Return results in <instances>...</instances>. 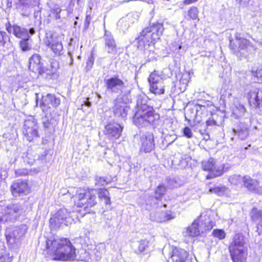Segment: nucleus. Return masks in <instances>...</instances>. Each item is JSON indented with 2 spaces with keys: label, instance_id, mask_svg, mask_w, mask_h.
Listing matches in <instances>:
<instances>
[{
  "label": "nucleus",
  "instance_id": "nucleus-1",
  "mask_svg": "<svg viewBox=\"0 0 262 262\" xmlns=\"http://www.w3.org/2000/svg\"><path fill=\"white\" fill-rule=\"evenodd\" d=\"M46 249L48 257L52 260L69 261L76 259V249L68 238H47Z\"/></svg>",
  "mask_w": 262,
  "mask_h": 262
},
{
  "label": "nucleus",
  "instance_id": "nucleus-2",
  "mask_svg": "<svg viewBox=\"0 0 262 262\" xmlns=\"http://www.w3.org/2000/svg\"><path fill=\"white\" fill-rule=\"evenodd\" d=\"M71 199L74 207L79 209L76 211L80 217L93 213V208L98 204L97 196L93 188L78 187Z\"/></svg>",
  "mask_w": 262,
  "mask_h": 262
},
{
  "label": "nucleus",
  "instance_id": "nucleus-3",
  "mask_svg": "<svg viewBox=\"0 0 262 262\" xmlns=\"http://www.w3.org/2000/svg\"><path fill=\"white\" fill-rule=\"evenodd\" d=\"M164 30L163 23L156 21L149 23L148 26L142 29L135 38L137 49L145 52L150 47L155 46L161 40Z\"/></svg>",
  "mask_w": 262,
  "mask_h": 262
},
{
  "label": "nucleus",
  "instance_id": "nucleus-4",
  "mask_svg": "<svg viewBox=\"0 0 262 262\" xmlns=\"http://www.w3.org/2000/svg\"><path fill=\"white\" fill-rule=\"evenodd\" d=\"M160 118V115L152 106L147 104L138 103L133 120L137 126L142 127L155 124Z\"/></svg>",
  "mask_w": 262,
  "mask_h": 262
},
{
  "label": "nucleus",
  "instance_id": "nucleus-5",
  "mask_svg": "<svg viewBox=\"0 0 262 262\" xmlns=\"http://www.w3.org/2000/svg\"><path fill=\"white\" fill-rule=\"evenodd\" d=\"M245 245L244 237L242 233H236L228 246V250L232 262H246L248 253L247 249L242 248Z\"/></svg>",
  "mask_w": 262,
  "mask_h": 262
},
{
  "label": "nucleus",
  "instance_id": "nucleus-6",
  "mask_svg": "<svg viewBox=\"0 0 262 262\" xmlns=\"http://www.w3.org/2000/svg\"><path fill=\"white\" fill-rule=\"evenodd\" d=\"M150 92L155 95H163L165 92V85L161 75L157 70L151 72L147 79Z\"/></svg>",
  "mask_w": 262,
  "mask_h": 262
},
{
  "label": "nucleus",
  "instance_id": "nucleus-7",
  "mask_svg": "<svg viewBox=\"0 0 262 262\" xmlns=\"http://www.w3.org/2000/svg\"><path fill=\"white\" fill-rule=\"evenodd\" d=\"M201 169L204 171L208 172L205 177L206 180L221 177L224 173V167L218 166L215 160L212 158L203 161L201 162Z\"/></svg>",
  "mask_w": 262,
  "mask_h": 262
},
{
  "label": "nucleus",
  "instance_id": "nucleus-8",
  "mask_svg": "<svg viewBox=\"0 0 262 262\" xmlns=\"http://www.w3.org/2000/svg\"><path fill=\"white\" fill-rule=\"evenodd\" d=\"M10 191L14 198L26 196L30 193L31 186L28 180H15L10 186Z\"/></svg>",
  "mask_w": 262,
  "mask_h": 262
},
{
  "label": "nucleus",
  "instance_id": "nucleus-9",
  "mask_svg": "<svg viewBox=\"0 0 262 262\" xmlns=\"http://www.w3.org/2000/svg\"><path fill=\"white\" fill-rule=\"evenodd\" d=\"M123 126L116 121L107 122L104 126L103 133L105 137L113 143L122 136Z\"/></svg>",
  "mask_w": 262,
  "mask_h": 262
},
{
  "label": "nucleus",
  "instance_id": "nucleus-10",
  "mask_svg": "<svg viewBox=\"0 0 262 262\" xmlns=\"http://www.w3.org/2000/svg\"><path fill=\"white\" fill-rule=\"evenodd\" d=\"M23 134L29 142L39 138V134L37 122L33 119L26 120L23 126Z\"/></svg>",
  "mask_w": 262,
  "mask_h": 262
},
{
  "label": "nucleus",
  "instance_id": "nucleus-11",
  "mask_svg": "<svg viewBox=\"0 0 262 262\" xmlns=\"http://www.w3.org/2000/svg\"><path fill=\"white\" fill-rule=\"evenodd\" d=\"M45 46L53 52L54 56H59L63 53V47L58 36L51 35L45 39Z\"/></svg>",
  "mask_w": 262,
  "mask_h": 262
},
{
  "label": "nucleus",
  "instance_id": "nucleus-12",
  "mask_svg": "<svg viewBox=\"0 0 262 262\" xmlns=\"http://www.w3.org/2000/svg\"><path fill=\"white\" fill-rule=\"evenodd\" d=\"M61 100L53 94H48L41 96L39 106L43 112H47L51 107L56 108L60 104Z\"/></svg>",
  "mask_w": 262,
  "mask_h": 262
},
{
  "label": "nucleus",
  "instance_id": "nucleus-13",
  "mask_svg": "<svg viewBox=\"0 0 262 262\" xmlns=\"http://www.w3.org/2000/svg\"><path fill=\"white\" fill-rule=\"evenodd\" d=\"M243 186L250 193L257 194H262V186L259 185V181L252 179L250 176L245 175L242 178Z\"/></svg>",
  "mask_w": 262,
  "mask_h": 262
},
{
  "label": "nucleus",
  "instance_id": "nucleus-14",
  "mask_svg": "<svg viewBox=\"0 0 262 262\" xmlns=\"http://www.w3.org/2000/svg\"><path fill=\"white\" fill-rule=\"evenodd\" d=\"M247 100L250 107L255 109L262 108V88L250 90L247 94Z\"/></svg>",
  "mask_w": 262,
  "mask_h": 262
},
{
  "label": "nucleus",
  "instance_id": "nucleus-15",
  "mask_svg": "<svg viewBox=\"0 0 262 262\" xmlns=\"http://www.w3.org/2000/svg\"><path fill=\"white\" fill-rule=\"evenodd\" d=\"M29 69L35 73L41 75L46 72V69L41 60V56L37 53L33 54L29 60Z\"/></svg>",
  "mask_w": 262,
  "mask_h": 262
},
{
  "label": "nucleus",
  "instance_id": "nucleus-16",
  "mask_svg": "<svg viewBox=\"0 0 262 262\" xmlns=\"http://www.w3.org/2000/svg\"><path fill=\"white\" fill-rule=\"evenodd\" d=\"M140 152L148 153L155 148L154 136L152 133H148L143 136L140 139Z\"/></svg>",
  "mask_w": 262,
  "mask_h": 262
},
{
  "label": "nucleus",
  "instance_id": "nucleus-17",
  "mask_svg": "<svg viewBox=\"0 0 262 262\" xmlns=\"http://www.w3.org/2000/svg\"><path fill=\"white\" fill-rule=\"evenodd\" d=\"M195 107L197 114L204 116H213L216 110L215 105L209 101L196 104Z\"/></svg>",
  "mask_w": 262,
  "mask_h": 262
},
{
  "label": "nucleus",
  "instance_id": "nucleus-18",
  "mask_svg": "<svg viewBox=\"0 0 262 262\" xmlns=\"http://www.w3.org/2000/svg\"><path fill=\"white\" fill-rule=\"evenodd\" d=\"M170 257L172 262H192L187 251L177 247L172 249Z\"/></svg>",
  "mask_w": 262,
  "mask_h": 262
},
{
  "label": "nucleus",
  "instance_id": "nucleus-19",
  "mask_svg": "<svg viewBox=\"0 0 262 262\" xmlns=\"http://www.w3.org/2000/svg\"><path fill=\"white\" fill-rule=\"evenodd\" d=\"M128 108L126 103L123 102L122 100L117 99L115 100L113 112L115 117L124 118L126 117Z\"/></svg>",
  "mask_w": 262,
  "mask_h": 262
},
{
  "label": "nucleus",
  "instance_id": "nucleus-20",
  "mask_svg": "<svg viewBox=\"0 0 262 262\" xmlns=\"http://www.w3.org/2000/svg\"><path fill=\"white\" fill-rule=\"evenodd\" d=\"M105 86L108 91L115 92V90L124 87V81L118 75H114L105 80Z\"/></svg>",
  "mask_w": 262,
  "mask_h": 262
},
{
  "label": "nucleus",
  "instance_id": "nucleus-21",
  "mask_svg": "<svg viewBox=\"0 0 262 262\" xmlns=\"http://www.w3.org/2000/svg\"><path fill=\"white\" fill-rule=\"evenodd\" d=\"M180 78L179 81V89L181 92H184L191 81L190 72L184 71L180 73Z\"/></svg>",
  "mask_w": 262,
  "mask_h": 262
},
{
  "label": "nucleus",
  "instance_id": "nucleus-22",
  "mask_svg": "<svg viewBox=\"0 0 262 262\" xmlns=\"http://www.w3.org/2000/svg\"><path fill=\"white\" fill-rule=\"evenodd\" d=\"M105 47L107 49L109 54H116L117 52V46L115 40L112 35H104Z\"/></svg>",
  "mask_w": 262,
  "mask_h": 262
},
{
  "label": "nucleus",
  "instance_id": "nucleus-23",
  "mask_svg": "<svg viewBox=\"0 0 262 262\" xmlns=\"http://www.w3.org/2000/svg\"><path fill=\"white\" fill-rule=\"evenodd\" d=\"M98 197L101 201H104L106 205H110L112 204L110 193L108 189L105 188H99L97 189Z\"/></svg>",
  "mask_w": 262,
  "mask_h": 262
},
{
  "label": "nucleus",
  "instance_id": "nucleus-24",
  "mask_svg": "<svg viewBox=\"0 0 262 262\" xmlns=\"http://www.w3.org/2000/svg\"><path fill=\"white\" fill-rule=\"evenodd\" d=\"M199 227V222L197 220H194L191 225L186 228V232L190 237H198L201 234Z\"/></svg>",
  "mask_w": 262,
  "mask_h": 262
},
{
  "label": "nucleus",
  "instance_id": "nucleus-25",
  "mask_svg": "<svg viewBox=\"0 0 262 262\" xmlns=\"http://www.w3.org/2000/svg\"><path fill=\"white\" fill-rule=\"evenodd\" d=\"M199 19V9L197 7L192 6L187 10V14L184 16L186 21Z\"/></svg>",
  "mask_w": 262,
  "mask_h": 262
},
{
  "label": "nucleus",
  "instance_id": "nucleus-26",
  "mask_svg": "<svg viewBox=\"0 0 262 262\" xmlns=\"http://www.w3.org/2000/svg\"><path fill=\"white\" fill-rule=\"evenodd\" d=\"M252 79L258 83H262V66L251 71Z\"/></svg>",
  "mask_w": 262,
  "mask_h": 262
},
{
  "label": "nucleus",
  "instance_id": "nucleus-27",
  "mask_svg": "<svg viewBox=\"0 0 262 262\" xmlns=\"http://www.w3.org/2000/svg\"><path fill=\"white\" fill-rule=\"evenodd\" d=\"M12 29L13 34L17 38H21L28 35L27 30L22 28L17 25H13Z\"/></svg>",
  "mask_w": 262,
  "mask_h": 262
},
{
  "label": "nucleus",
  "instance_id": "nucleus-28",
  "mask_svg": "<svg viewBox=\"0 0 262 262\" xmlns=\"http://www.w3.org/2000/svg\"><path fill=\"white\" fill-rule=\"evenodd\" d=\"M246 111V110L244 105L238 104L233 107L232 114L235 118L237 119L244 114Z\"/></svg>",
  "mask_w": 262,
  "mask_h": 262
},
{
  "label": "nucleus",
  "instance_id": "nucleus-29",
  "mask_svg": "<svg viewBox=\"0 0 262 262\" xmlns=\"http://www.w3.org/2000/svg\"><path fill=\"white\" fill-rule=\"evenodd\" d=\"M29 38L22 39L19 42V46L23 52L29 51L31 50V45L29 42Z\"/></svg>",
  "mask_w": 262,
  "mask_h": 262
},
{
  "label": "nucleus",
  "instance_id": "nucleus-30",
  "mask_svg": "<svg viewBox=\"0 0 262 262\" xmlns=\"http://www.w3.org/2000/svg\"><path fill=\"white\" fill-rule=\"evenodd\" d=\"M250 218L252 221H256L262 218V210H258L256 207H253L250 213Z\"/></svg>",
  "mask_w": 262,
  "mask_h": 262
},
{
  "label": "nucleus",
  "instance_id": "nucleus-31",
  "mask_svg": "<svg viewBox=\"0 0 262 262\" xmlns=\"http://www.w3.org/2000/svg\"><path fill=\"white\" fill-rule=\"evenodd\" d=\"M61 11V10L60 7L56 5L50 9L49 16L53 17L55 19H58L60 18V13Z\"/></svg>",
  "mask_w": 262,
  "mask_h": 262
},
{
  "label": "nucleus",
  "instance_id": "nucleus-32",
  "mask_svg": "<svg viewBox=\"0 0 262 262\" xmlns=\"http://www.w3.org/2000/svg\"><path fill=\"white\" fill-rule=\"evenodd\" d=\"M61 218L59 213L54 214L49 220L50 227L55 228L60 224Z\"/></svg>",
  "mask_w": 262,
  "mask_h": 262
},
{
  "label": "nucleus",
  "instance_id": "nucleus-33",
  "mask_svg": "<svg viewBox=\"0 0 262 262\" xmlns=\"http://www.w3.org/2000/svg\"><path fill=\"white\" fill-rule=\"evenodd\" d=\"M10 41V38L7 33L3 31H0V47H5L7 42Z\"/></svg>",
  "mask_w": 262,
  "mask_h": 262
},
{
  "label": "nucleus",
  "instance_id": "nucleus-34",
  "mask_svg": "<svg viewBox=\"0 0 262 262\" xmlns=\"http://www.w3.org/2000/svg\"><path fill=\"white\" fill-rule=\"evenodd\" d=\"M212 235L220 240H222L226 237V234L224 230L223 229H215L212 232Z\"/></svg>",
  "mask_w": 262,
  "mask_h": 262
},
{
  "label": "nucleus",
  "instance_id": "nucleus-35",
  "mask_svg": "<svg viewBox=\"0 0 262 262\" xmlns=\"http://www.w3.org/2000/svg\"><path fill=\"white\" fill-rule=\"evenodd\" d=\"M110 182L107 180L106 178L100 177H97L95 179V185L97 187H102L108 185Z\"/></svg>",
  "mask_w": 262,
  "mask_h": 262
},
{
  "label": "nucleus",
  "instance_id": "nucleus-36",
  "mask_svg": "<svg viewBox=\"0 0 262 262\" xmlns=\"http://www.w3.org/2000/svg\"><path fill=\"white\" fill-rule=\"evenodd\" d=\"M167 188L163 184L159 185L155 191V194L158 198H162L166 192Z\"/></svg>",
  "mask_w": 262,
  "mask_h": 262
},
{
  "label": "nucleus",
  "instance_id": "nucleus-37",
  "mask_svg": "<svg viewBox=\"0 0 262 262\" xmlns=\"http://www.w3.org/2000/svg\"><path fill=\"white\" fill-rule=\"evenodd\" d=\"M31 171L27 168H21L14 171V174L16 177H26L29 175Z\"/></svg>",
  "mask_w": 262,
  "mask_h": 262
},
{
  "label": "nucleus",
  "instance_id": "nucleus-38",
  "mask_svg": "<svg viewBox=\"0 0 262 262\" xmlns=\"http://www.w3.org/2000/svg\"><path fill=\"white\" fill-rule=\"evenodd\" d=\"M6 208L7 213L12 215L17 213L19 210V207L15 204H11L9 205H8Z\"/></svg>",
  "mask_w": 262,
  "mask_h": 262
},
{
  "label": "nucleus",
  "instance_id": "nucleus-39",
  "mask_svg": "<svg viewBox=\"0 0 262 262\" xmlns=\"http://www.w3.org/2000/svg\"><path fill=\"white\" fill-rule=\"evenodd\" d=\"M148 246V241L147 240H141L138 245V250L139 252H144Z\"/></svg>",
  "mask_w": 262,
  "mask_h": 262
},
{
  "label": "nucleus",
  "instance_id": "nucleus-40",
  "mask_svg": "<svg viewBox=\"0 0 262 262\" xmlns=\"http://www.w3.org/2000/svg\"><path fill=\"white\" fill-rule=\"evenodd\" d=\"M249 44H250V41L248 39H244V38L239 39V44H238L239 50H242L247 49L248 48V46L249 45Z\"/></svg>",
  "mask_w": 262,
  "mask_h": 262
},
{
  "label": "nucleus",
  "instance_id": "nucleus-41",
  "mask_svg": "<svg viewBox=\"0 0 262 262\" xmlns=\"http://www.w3.org/2000/svg\"><path fill=\"white\" fill-rule=\"evenodd\" d=\"M59 68V63L56 60L52 61L51 62V75H53L56 73Z\"/></svg>",
  "mask_w": 262,
  "mask_h": 262
},
{
  "label": "nucleus",
  "instance_id": "nucleus-42",
  "mask_svg": "<svg viewBox=\"0 0 262 262\" xmlns=\"http://www.w3.org/2000/svg\"><path fill=\"white\" fill-rule=\"evenodd\" d=\"M183 135L187 138H191L192 137L191 130L188 126H186L183 128Z\"/></svg>",
  "mask_w": 262,
  "mask_h": 262
},
{
  "label": "nucleus",
  "instance_id": "nucleus-43",
  "mask_svg": "<svg viewBox=\"0 0 262 262\" xmlns=\"http://www.w3.org/2000/svg\"><path fill=\"white\" fill-rule=\"evenodd\" d=\"M207 126H215L217 125V122L214 119H210L207 120L206 121Z\"/></svg>",
  "mask_w": 262,
  "mask_h": 262
},
{
  "label": "nucleus",
  "instance_id": "nucleus-44",
  "mask_svg": "<svg viewBox=\"0 0 262 262\" xmlns=\"http://www.w3.org/2000/svg\"><path fill=\"white\" fill-rule=\"evenodd\" d=\"M91 20V17L90 15H86L84 21V26L86 29H88L89 27Z\"/></svg>",
  "mask_w": 262,
  "mask_h": 262
},
{
  "label": "nucleus",
  "instance_id": "nucleus-45",
  "mask_svg": "<svg viewBox=\"0 0 262 262\" xmlns=\"http://www.w3.org/2000/svg\"><path fill=\"white\" fill-rule=\"evenodd\" d=\"M0 262H11L9 260V258L5 255H1L0 256Z\"/></svg>",
  "mask_w": 262,
  "mask_h": 262
},
{
  "label": "nucleus",
  "instance_id": "nucleus-46",
  "mask_svg": "<svg viewBox=\"0 0 262 262\" xmlns=\"http://www.w3.org/2000/svg\"><path fill=\"white\" fill-rule=\"evenodd\" d=\"M43 126L46 129H48L50 127L51 125V123L50 121L47 120L46 121L43 122Z\"/></svg>",
  "mask_w": 262,
  "mask_h": 262
},
{
  "label": "nucleus",
  "instance_id": "nucleus-47",
  "mask_svg": "<svg viewBox=\"0 0 262 262\" xmlns=\"http://www.w3.org/2000/svg\"><path fill=\"white\" fill-rule=\"evenodd\" d=\"M209 190L210 191H214L215 192H218L222 191V188L220 187H209Z\"/></svg>",
  "mask_w": 262,
  "mask_h": 262
},
{
  "label": "nucleus",
  "instance_id": "nucleus-48",
  "mask_svg": "<svg viewBox=\"0 0 262 262\" xmlns=\"http://www.w3.org/2000/svg\"><path fill=\"white\" fill-rule=\"evenodd\" d=\"M31 2V0H19V3L23 6L28 5Z\"/></svg>",
  "mask_w": 262,
  "mask_h": 262
},
{
  "label": "nucleus",
  "instance_id": "nucleus-49",
  "mask_svg": "<svg viewBox=\"0 0 262 262\" xmlns=\"http://www.w3.org/2000/svg\"><path fill=\"white\" fill-rule=\"evenodd\" d=\"M6 29L7 31V32L9 33H11V29L12 28V26L11 25V24L8 22L7 24H6Z\"/></svg>",
  "mask_w": 262,
  "mask_h": 262
},
{
  "label": "nucleus",
  "instance_id": "nucleus-50",
  "mask_svg": "<svg viewBox=\"0 0 262 262\" xmlns=\"http://www.w3.org/2000/svg\"><path fill=\"white\" fill-rule=\"evenodd\" d=\"M82 105H85L88 107H90L91 106V103L89 101V98H85V100L83 102V103Z\"/></svg>",
  "mask_w": 262,
  "mask_h": 262
},
{
  "label": "nucleus",
  "instance_id": "nucleus-51",
  "mask_svg": "<svg viewBox=\"0 0 262 262\" xmlns=\"http://www.w3.org/2000/svg\"><path fill=\"white\" fill-rule=\"evenodd\" d=\"M213 226H214V224H213L212 222H209V225L206 226V229L208 230L211 229Z\"/></svg>",
  "mask_w": 262,
  "mask_h": 262
},
{
  "label": "nucleus",
  "instance_id": "nucleus-52",
  "mask_svg": "<svg viewBox=\"0 0 262 262\" xmlns=\"http://www.w3.org/2000/svg\"><path fill=\"white\" fill-rule=\"evenodd\" d=\"M257 230L259 235L262 234V224H259V225L257 226Z\"/></svg>",
  "mask_w": 262,
  "mask_h": 262
},
{
  "label": "nucleus",
  "instance_id": "nucleus-53",
  "mask_svg": "<svg viewBox=\"0 0 262 262\" xmlns=\"http://www.w3.org/2000/svg\"><path fill=\"white\" fill-rule=\"evenodd\" d=\"M94 63V59L93 57H91L89 59V60L87 62L88 64H90V67H92Z\"/></svg>",
  "mask_w": 262,
  "mask_h": 262
},
{
  "label": "nucleus",
  "instance_id": "nucleus-54",
  "mask_svg": "<svg viewBox=\"0 0 262 262\" xmlns=\"http://www.w3.org/2000/svg\"><path fill=\"white\" fill-rule=\"evenodd\" d=\"M29 32L31 34H33L35 32L33 28L30 29Z\"/></svg>",
  "mask_w": 262,
  "mask_h": 262
},
{
  "label": "nucleus",
  "instance_id": "nucleus-55",
  "mask_svg": "<svg viewBox=\"0 0 262 262\" xmlns=\"http://www.w3.org/2000/svg\"><path fill=\"white\" fill-rule=\"evenodd\" d=\"M164 217H165V219H164V221L169 220L171 219V217H169V216L166 217L165 215H164Z\"/></svg>",
  "mask_w": 262,
  "mask_h": 262
},
{
  "label": "nucleus",
  "instance_id": "nucleus-56",
  "mask_svg": "<svg viewBox=\"0 0 262 262\" xmlns=\"http://www.w3.org/2000/svg\"><path fill=\"white\" fill-rule=\"evenodd\" d=\"M206 135H207V136L208 137V138H206V140H208V139H209V135H208V134H207Z\"/></svg>",
  "mask_w": 262,
  "mask_h": 262
},
{
  "label": "nucleus",
  "instance_id": "nucleus-57",
  "mask_svg": "<svg viewBox=\"0 0 262 262\" xmlns=\"http://www.w3.org/2000/svg\"><path fill=\"white\" fill-rule=\"evenodd\" d=\"M211 184H212V182H209L208 183L207 185L209 186Z\"/></svg>",
  "mask_w": 262,
  "mask_h": 262
}]
</instances>
